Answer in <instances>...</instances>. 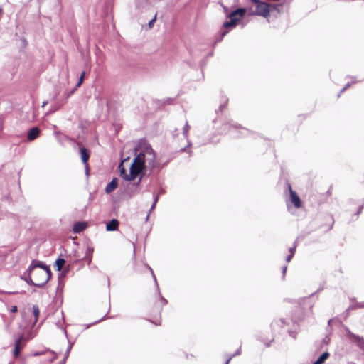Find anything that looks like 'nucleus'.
Instances as JSON below:
<instances>
[{
    "instance_id": "a19ab883",
    "label": "nucleus",
    "mask_w": 364,
    "mask_h": 364,
    "mask_svg": "<svg viewBox=\"0 0 364 364\" xmlns=\"http://www.w3.org/2000/svg\"><path fill=\"white\" fill-rule=\"evenodd\" d=\"M287 266H284L282 268V274H283V278L285 276V274H286V272H287Z\"/></svg>"
},
{
    "instance_id": "49530a36",
    "label": "nucleus",
    "mask_w": 364,
    "mask_h": 364,
    "mask_svg": "<svg viewBox=\"0 0 364 364\" xmlns=\"http://www.w3.org/2000/svg\"><path fill=\"white\" fill-rule=\"evenodd\" d=\"M231 359H232V357H229V358L227 359V360L225 361V364H229V363H230V360H231Z\"/></svg>"
},
{
    "instance_id": "680f3d73",
    "label": "nucleus",
    "mask_w": 364,
    "mask_h": 364,
    "mask_svg": "<svg viewBox=\"0 0 364 364\" xmlns=\"http://www.w3.org/2000/svg\"><path fill=\"white\" fill-rule=\"evenodd\" d=\"M65 362H63V361H62L61 363H60L59 364H65Z\"/></svg>"
},
{
    "instance_id": "6e6d98bb",
    "label": "nucleus",
    "mask_w": 364,
    "mask_h": 364,
    "mask_svg": "<svg viewBox=\"0 0 364 364\" xmlns=\"http://www.w3.org/2000/svg\"><path fill=\"white\" fill-rule=\"evenodd\" d=\"M23 42L24 45L27 44V42L26 41V39H24V38L23 39Z\"/></svg>"
},
{
    "instance_id": "7c9ffc66",
    "label": "nucleus",
    "mask_w": 364,
    "mask_h": 364,
    "mask_svg": "<svg viewBox=\"0 0 364 364\" xmlns=\"http://www.w3.org/2000/svg\"><path fill=\"white\" fill-rule=\"evenodd\" d=\"M296 242H295L293 247H290L289 248V252L291 255H292L293 256L294 255V253L296 252Z\"/></svg>"
},
{
    "instance_id": "393cba45",
    "label": "nucleus",
    "mask_w": 364,
    "mask_h": 364,
    "mask_svg": "<svg viewBox=\"0 0 364 364\" xmlns=\"http://www.w3.org/2000/svg\"><path fill=\"white\" fill-rule=\"evenodd\" d=\"M356 308H364V302H355V304L350 305L347 311L353 310Z\"/></svg>"
},
{
    "instance_id": "864d4df0",
    "label": "nucleus",
    "mask_w": 364,
    "mask_h": 364,
    "mask_svg": "<svg viewBox=\"0 0 364 364\" xmlns=\"http://www.w3.org/2000/svg\"><path fill=\"white\" fill-rule=\"evenodd\" d=\"M53 354L55 355L54 357L51 359V361L53 360L54 359H55L57 358V355L56 353H53Z\"/></svg>"
},
{
    "instance_id": "7ed1b4c3",
    "label": "nucleus",
    "mask_w": 364,
    "mask_h": 364,
    "mask_svg": "<svg viewBox=\"0 0 364 364\" xmlns=\"http://www.w3.org/2000/svg\"><path fill=\"white\" fill-rule=\"evenodd\" d=\"M222 6L228 19L223 24V28L227 30L223 32V35L224 36L229 30L235 28L238 25L246 14V9L240 7L230 11L228 6H223V4Z\"/></svg>"
},
{
    "instance_id": "473e14b6",
    "label": "nucleus",
    "mask_w": 364,
    "mask_h": 364,
    "mask_svg": "<svg viewBox=\"0 0 364 364\" xmlns=\"http://www.w3.org/2000/svg\"><path fill=\"white\" fill-rule=\"evenodd\" d=\"M200 53L201 57H203V55L211 56L213 54L212 52H210V51H208V52H204V51L200 52Z\"/></svg>"
},
{
    "instance_id": "39448f33",
    "label": "nucleus",
    "mask_w": 364,
    "mask_h": 364,
    "mask_svg": "<svg viewBox=\"0 0 364 364\" xmlns=\"http://www.w3.org/2000/svg\"><path fill=\"white\" fill-rule=\"evenodd\" d=\"M27 339L23 333H21L14 341V348L13 355L15 358H18L20 355L21 350L26 346Z\"/></svg>"
},
{
    "instance_id": "bb28decb",
    "label": "nucleus",
    "mask_w": 364,
    "mask_h": 364,
    "mask_svg": "<svg viewBox=\"0 0 364 364\" xmlns=\"http://www.w3.org/2000/svg\"><path fill=\"white\" fill-rule=\"evenodd\" d=\"M351 78L353 79L352 82H348L347 83L344 87H343V89L340 91L339 94L338 95V97H339L341 95V94L342 92H343L347 88H348L349 87H350L353 84L355 83L357 81L355 80V77H351Z\"/></svg>"
},
{
    "instance_id": "4c0bfd02",
    "label": "nucleus",
    "mask_w": 364,
    "mask_h": 364,
    "mask_svg": "<svg viewBox=\"0 0 364 364\" xmlns=\"http://www.w3.org/2000/svg\"><path fill=\"white\" fill-rule=\"evenodd\" d=\"M43 353H44V352H43V351H36L33 353V355L38 356V355H43Z\"/></svg>"
},
{
    "instance_id": "b1692460",
    "label": "nucleus",
    "mask_w": 364,
    "mask_h": 364,
    "mask_svg": "<svg viewBox=\"0 0 364 364\" xmlns=\"http://www.w3.org/2000/svg\"><path fill=\"white\" fill-rule=\"evenodd\" d=\"M146 267L151 272V274L152 275L153 279H154V283H155L156 287L157 292L159 293V284H158V282H157V280H156V276H155V274L154 273L153 269L148 264H146Z\"/></svg>"
},
{
    "instance_id": "6ab92c4d",
    "label": "nucleus",
    "mask_w": 364,
    "mask_h": 364,
    "mask_svg": "<svg viewBox=\"0 0 364 364\" xmlns=\"http://www.w3.org/2000/svg\"><path fill=\"white\" fill-rule=\"evenodd\" d=\"M65 264V260L63 258H58L55 261V267L57 271H61L64 264Z\"/></svg>"
},
{
    "instance_id": "4be33fe9",
    "label": "nucleus",
    "mask_w": 364,
    "mask_h": 364,
    "mask_svg": "<svg viewBox=\"0 0 364 364\" xmlns=\"http://www.w3.org/2000/svg\"><path fill=\"white\" fill-rule=\"evenodd\" d=\"M32 309H33V314L35 316V321H34V323H36L38 321V318L39 317V314H40V311H39V308L37 305H33V307H32Z\"/></svg>"
},
{
    "instance_id": "9b49d317",
    "label": "nucleus",
    "mask_w": 364,
    "mask_h": 364,
    "mask_svg": "<svg viewBox=\"0 0 364 364\" xmlns=\"http://www.w3.org/2000/svg\"><path fill=\"white\" fill-rule=\"evenodd\" d=\"M299 320H301V318L296 319V318H293L291 319V321L293 323V328L287 329L289 336H291L293 338H296V334L299 330V325H298V321Z\"/></svg>"
},
{
    "instance_id": "f257e3e1",
    "label": "nucleus",
    "mask_w": 364,
    "mask_h": 364,
    "mask_svg": "<svg viewBox=\"0 0 364 364\" xmlns=\"http://www.w3.org/2000/svg\"><path fill=\"white\" fill-rule=\"evenodd\" d=\"M136 156L130 166L129 174L125 176L124 180L134 181L138 176L143 173L146 169V163L151 171L155 169L160 170L167 163L161 164L156 160V154L151 145L144 139H141L134 148Z\"/></svg>"
},
{
    "instance_id": "5701e85b",
    "label": "nucleus",
    "mask_w": 364,
    "mask_h": 364,
    "mask_svg": "<svg viewBox=\"0 0 364 364\" xmlns=\"http://www.w3.org/2000/svg\"><path fill=\"white\" fill-rule=\"evenodd\" d=\"M93 248L92 247H88L85 252V258L87 259L88 263L90 264L92 261V252H93Z\"/></svg>"
},
{
    "instance_id": "79ce46f5",
    "label": "nucleus",
    "mask_w": 364,
    "mask_h": 364,
    "mask_svg": "<svg viewBox=\"0 0 364 364\" xmlns=\"http://www.w3.org/2000/svg\"><path fill=\"white\" fill-rule=\"evenodd\" d=\"M156 204H155V203H152V205H151V208H150V210H149V212H150V213H151V211H153V210L155 209V208H156Z\"/></svg>"
},
{
    "instance_id": "aec40b11",
    "label": "nucleus",
    "mask_w": 364,
    "mask_h": 364,
    "mask_svg": "<svg viewBox=\"0 0 364 364\" xmlns=\"http://www.w3.org/2000/svg\"><path fill=\"white\" fill-rule=\"evenodd\" d=\"M191 129L190 125L188 124V122L186 121L183 127V135L185 139H188V132Z\"/></svg>"
},
{
    "instance_id": "c85d7f7f",
    "label": "nucleus",
    "mask_w": 364,
    "mask_h": 364,
    "mask_svg": "<svg viewBox=\"0 0 364 364\" xmlns=\"http://www.w3.org/2000/svg\"><path fill=\"white\" fill-rule=\"evenodd\" d=\"M156 15L154 16L153 18H151L148 23L149 28H151L156 21Z\"/></svg>"
},
{
    "instance_id": "bf43d9fd",
    "label": "nucleus",
    "mask_w": 364,
    "mask_h": 364,
    "mask_svg": "<svg viewBox=\"0 0 364 364\" xmlns=\"http://www.w3.org/2000/svg\"><path fill=\"white\" fill-rule=\"evenodd\" d=\"M149 214H148V215H146V220H147L149 219Z\"/></svg>"
},
{
    "instance_id": "c03bdc74",
    "label": "nucleus",
    "mask_w": 364,
    "mask_h": 364,
    "mask_svg": "<svg viewBox=\"0 0 364 364\" xmlns=\"http://www.w3.org/2000/svg\"><path fill=\"white\" fill-rule=\"evenodd\" d=\"M363 205H360V206L359 207L358 210V212H357V215H358L361 213V211H362V210H363Z\"/></svg>"
},
{
    "instance_id": "ea45409f",
    "label": "nucleus",
    "mask_w": 364,
    "mask_h": 364,
    "mask_svg": "<svg viewBox=\"0 0 364 364\" xmlns=\"http://www.w3.org/2000/svg\"><path fill=\"white\" fill-rule=\"evenodd\" d=\"M292 257H293V255H291V254H289V255L286 257V261H287V262H290V261L291 260Z\"/></svg>"
},
{
    "instance_id": "09e8293b",
    "label": "nucleus",
    "mask_w": 364,
    "mask_h": 364,
    "mask_svg": "<svg viewBox=\"0 0 364 364\" xmlns=\"http://www.w3.org/2000/svg\"><path fill=\"white\" fill-rule=\"evenodd\" d=\"M106 318H107V317H106V316H103L102 318H100L99 321H97L95 322V323H98V322H100V321H103V320H104V319H105Z\"/></svg>"
},
{
    "instance_id": "dca6fc26",
    "label": "nucleus",
    "mask_w": 364,
    "mask_h": 364,
    "mask_svg": "<svg viewBox=\"0 0 364 364\" xmlns=\"http://www.w3.org/2000/svg\"><path fill=\"white\" fill-rule=\"evenodd\" d=\"M80 151L82 161L83 164L87 166V161L90 158V151L85 147L80 148Z\"/></svg>"
},
{
    "instance_id": "423d86ee",
    "label": "nucleus",
    "mask_w": 364,
    "mask_h": 364,
    "mask_svg": "<svg viewBox=\"0 0 364 364\" xmlns=\"http://www.w3.org/2000/svg\"><path fill=\"white\" fill-rule=\"evenodd\" d=\"M256 6L255 14L262 17H268L272 9L269 4L259 0V2L254 3Z\"/></svg>"
},
{
    "instance_id": "69168bd1",
    "label": "nucleus",
    "mask_w": 364,
    "mask_h": 364,
    "mask_svg": "<svg viewBox=\"0 0 364 364\" xmlns=\"http://www.w3.org/2000/svg\"><path fill=\"white\" fill-rule=\"evenodd\" d=\"M86 173H87V174L88 173V170H87V168H86Z\"/></svg>"
},
{
    "instance_id": "6e6552de",
    "label": "nucleus",
    "mask_w": 364,
    "mask_h": 364,
    "mask_svg": "<svg viewBox=\"0 0 364 364\" xmlns=\"http://www.w3.org/2000/svg\"><path fill=\"white\" fill-rule=\"evenodd\" d=\"M347 338L351 341L357 343V346L364 351V338L358 335L352 333L347 326H344Z\"/></svg>"
},
{
    "instance_id": "2eb2a0df",
    "label": "nucleus",
    "mask_w": 364,
    "mask_h": 364,
    "mask_svg": "<svg viewBox=\"0 0 364 364\" xmlns=\"http://www.w3.org/2000/svg\"><path fill=\"white\" fill-rule=\"evenodd\" d=\"M21 279L26 281L27 284L34 286V281L31 273H29L28 268L26 271L21 276Z\"/></svg>"
},
{
    "instance_id": "72a5a7b5",
    "label": "nucleus",
    "mask_w": 364,
    "mask_h": 364,
    "mask_svg": "<svg viewBox=\"0 0 364 364\" xmlns=\"http://www.w3.org/2000/svg\"><path fill=\"white\" fill-rule=\"evenodd\" d=\"M159 194H154V197H153L154 201H153V203L156 204L158 200H159Z\"/></svg>"
},
{
    "instance_id": "f704fd0d",
    "label": "nucleus",
    "mask_w": 364,
    "mask_h": 364,
    "mask_svg": "<svg viewBox=\"0 0 364 364\" xmlns=\"http://www.w3.org/2000/svg\"><path fill=\"white\" fill-rule=\"evenodd\" d=\"M240 353H241V349H240V348H239V349H237V350L235 352V353H234V354H232L230 357H232V358H234V357H235V356H236V355H240Z\"/></svg>"
},
{
    "instance_id": "5fc2aeb1",
    "label": "nucleus",
    "mask_w": 364,
    "mask_h": 364,
    "mask_svg": "<svg viewBox=\"0 0 364 364\" xmlns=\"http://www.w3.org/2000/svg\"><path fill=\"white\" fill-rule=\"evenodd\" d=\"M252 3L259 2V0H250Z\"/></svg>"
},
{
    "instance_id": "3c124183",
    "label": "nucleus",
    "mask_w": 364,
    "mask_h": 364,
    "mask_svg": "<svg viewBox=\"0 0 364 364\" xmlns=\"http://www.w3.org/2000/svg\"><path fill=\"white\" fill-rule=\"evenodd\" d=\"M85 75V71H83V72L81 73L80 77H83V78H84Z\"/></svg>"
},
{
    "instance_id": "de8ad7c7",
    "label": "nucleus",
    "mask_w": 364,
    "mask_h": 364,
    "mask_svg": "<svg viewBox=\"0 0 364 364\" xmlns=\"http://www.w3.org/2000/svg\"><path fill=\"white\" fill-rule=\"evenodd\" d=\"M83 48H86V49H87V47H81V49H80V53H81L82 55H83V53H84V49H83Z\"/></svg>"
},
{
    "instance_id": "ddd939ff",
    "label": "nucleus",
    "mask_w": 364,
    "mask_h": 364,
    "mask_svg": "<svg viewBox=\"0 0 364 364\" xmlns=\"http://www.w3.org/2000/svg\"><path fill=\"white\" fill-rule=\"evenodd\" d=\"M118 186V181L117 178H114L105 187V191L109 194L117 188Z\"/></svg>"
},
{
    "instance_id": "e433bc0d",
    "label": "nucleus",
    "mask_w": 364,
    "mask_h": 364,
    "mask_svg": "<svg viewBox=\"0 0 364 364\" xmlns=\"http://www.w3.org/2000/svg\"><path fill=\"white\" fill-rule=\"evenodd\" d=\"M18 311V308L16 306H13L11 309H10V311L11 313H16Z\"/></svg>"
},
{
    "instance_id": "20e7f679",
    "label": "nucleus",
    "mask_w": 364,
    "mask_h": 364,
    "mask_svg": "<svg viewBox=\"0 0 364 364\" xmlns=\"http://www.w3.org/2000/svg\"><path fill=\"white\" fill-rule=\"evenodd\" d=\"M220 133L230 134L232 137H239L240 136H246L248 133V130L234 122L232 120H230L223 125Z\"/></svg>"
},
{
    "instance_id": "8fccbe9b",
    "label": "nucleus",
    "mask_w": 364,
    "mask_h": 364,
    "mask_svg": "<svg viewBox=\"0 0 364 364\" xmlns=\"http://www.w3.org/2000/svg\"><path fill=\"white\" fill-rule=\"evenodd\" d=\"M162 193H164V190L161 189L157 194H159V196L160 194H162Z\"/></svg>"
},
{
    "instance_id": "f8f14e48",
    "label": "nucleus",
    "mask_w": 364,
    "mask_h": 364,
    "mask_svg": "<svg viewBox=\"0 0 364 364\" xmlns=\"http://www.w3.org/2000/svg\"><path fill=\"white\" fill-rule=\"evenodd\" d=\"M289 323L286 321L284 318H279L277 320H274L271 323V328L273 331H276L277 327L281 326L282 328L285 327V326H288Z\"/></svg>"
},
{
    "instance_id": "e2e57ef3",
    "label": "nucleus",
    "mask_w": 364,
    "mask_h": 364,
    "mask_svg": "<svg viewBox=\"0 0 364 364\" xmlns=\"http://www.w3.org/2000/svg\"><path fill=\"white\" fill-rule=\"evenodd\" d=\"M191 53H193L194 52L193 50H190ZM195 52H197V50H196Z\"/></svg>"
},
{
    "instance_id": "f03ea898",
    "label": "nucleus",
    "mask_w": 364,
    "mask_h": 364,
    "mask_svg": "<svg viewBox=\"0 0 364 364\" xmlns=\"http://www.w3.org/2000/svg\"><path fill=\"white\" fill-rule=\"evenodd\" d=\"M28 272L32 274L34 286L43 287L50 279L52 273L48 266L43 262L33 260L28 266Z\"/></svg>"
},
{
    "instance_id": "603ef678",
    "label": "nucleus",
    "mask_w": 364,
    "mask_h": 364,
    "mask_svg": "<svg viewBox=\"0 0 364 364\" xmlns=\"http://www.w3.org/2000/svg\"><path fill=\"white\" fill-rule=\"evenodd\" d=\"M73 343L68 341V346L73 347Z\"/></svg>"
},
{
    "instance_id": "a211bd4d",
    "label": "nucleus",
    "mask_w": 364,
    "mask_h": 364,
    "mask_svg": "<svg viewBox=\"0 0 364 364\" xmlns=\"http://www.w3.org/2000/svg\"><path fill=\"white\" fill-rule=\"evenodd\" d=\"M329 357V353L326 351L323 353L319 358L314 361V364H323L325 360Z\"/></svg>"
},
{
    "instance_id": "a18cd8bd",
    "label": "nucleus",
    "mask_w": 364,
    "mask_h": 364,
    "mask_svg": "<svg viewBox=\"0 0 364 364\" xmlns=\"http://www.w3.org/2000/svg\"><path fill=\"white\" fill-rule=\"evenodd\" d=\"M142 176H141L139 181L136 182V186H139L141 181Z\"/></svg>"
},
{
    "instance_id": "052dcab7",
    "label": "nucleus",
    "mask_w": 364,
    "mask_h": 364,
    "mask_svg": "<svg viewBox=\"0 0 364 364\" xmlns=\"http://www.w3.org/2000/svg\"><path fill=\"white\" fill-rule=\"evenodd\" d=\"M6 294H15V292H6Z\"/></svg>"
},
{
    "instance_id": "c756f323",
    "label": "nucleus",
    "mask_w": 364,
    "mask_h": 364,
    "mask_svg": "<svg viewBox=\"0 0 364 364\" xmlns=\"http://www.w3.org/2000/svg\"><path fill=\"white\" fill-rule=\"evenodd\" d=\"M70 350H71V347L70 346H68L67 350H66V351L65 353V356H64L63 362H65V360L68 358Z\"/></svg>"
},
{
    "instance_id": "0eeeda50",
    "label": "nucleus",
    "mask_w": 364,
    "mask_h": 364,
    "mask_svg": "<svg viewBox=\"0 0 364 364\" xmlns=\"http://www.w3.org/2000/svg\"><path fill=\"white\" fill-rule=\"evenodd\" d=\"M287 188L289 191V199L287 200V205L289 207V203H291L294 205L295 208H299L301 206V200L296 193V191H293L291 188V186L290 183H287Z\"/></svg>"
},
{
    "instance_id": "4d7b16f0",
    "label": "nucleus",
    "mask_w": 364,
    "mask_h": 364,
    "mask_svg": "<svg viewBox=\"0 0 364 364\" xmlns=\"http://www.w3.org/2000/svg\"><path fill=\"white\" fill-rule=\"evenodd\" d=\"M331 321H332V319H330V320L328 321V325H331Z\"/></svg>"
},
{
    "instance_id": "9d476101",
    "label": "nucleus",
    "mask_w": 364,
    "mask_h": 364,
    "mask_svg": "<svg viewBox=\"0 0 364 364\" xmlns=\"http://www.w3.org/2000/svg\"><path fill=\"white\" fill-rule=\"evenodd\" d=\"M40 129L38 127H32L27 134V139L28 141H33L37 139L40 134Z\"/></svg>"
},
{
    "instance_id": "a878e982",
    "label": "nucleus",
    "mask_w": 364,
    "mask_h": 364,
    "mask_svg": "<svg viewBox=\"0 0 364 364\" xmlns=\"http://www.w3.org/2000/svg\"><path fill=\"white\" fill-rule=\"evenodd\" d=\"M84 80V78L82 77H80V79H79V81L77 83V85H75V88L71 90L67 95V98H68L72 94L74 93V92L82 85V82Z\"/></svg>"
},
{
    "instance_id": "f3484780",
    "label": "nucleus",
    "mask_w": 364,
    "mask_h": 364,
    "mask_svg": "<svg viewBox=\"0 0 364 364\" xmlns=\"http://www.w3.org/2000/svg\"><path fill=\"white\" fill-rule=\"evenodd\" d=\"M119 221L117 219H112L106 225L107 231H114L118 229Z\"/></svg>"
},
{
    "instance_id": "37998d69",
    "label": "nucleus",
    "mask_w": 364,
    "mask_h": 364,
    "mask_svg": "<svg viewBox=\"0 0 364 364\" xmlns=\"http://www.w3.org/2000/svg\"><path fill=\"white\" fill-rule=\"evenodd\" d=\"M187 141H188V144H187L186 146L188 148H190L192 146V142L188 139H187Z\"/></svg>"
},
{
    "instance_id": "58836bf2",
    "label": "nucleus",
    "mask_w": 364,
    "mask_h": 364,
    "mask_svg": "<svg viewBox=\"0 0 364 364\" xmlns=\"http://www.w3.org/2000/svg\"><path fill=\"white\" fill-rule=\"evenodd\" d=\"M59 328H60L61 329H63V333H64L65 336H66V338L68 339V333H67V331H66V329H65L64 327L60 326H59Z\"/></svg>"
},
{
    "instance_id": "0e129e2a",
    "label": "nucleus",
    "mask_w": 364,
    "mask_h": 364,
    "mask_svg": "<svg viewBox=\"0 0 364 364\" xmlns=\"http://www.w3.org/2000/svg\"><path fill=\"white\" fill-rule=\"evenodd\" d=\"M201 63H202V65H203V64H204V62H203V60H201Z\"/></svg>"
},
{
    "instance_id": "13d9d810",
    "label": "nucleus",
    "mask_w": 364,
    "mask_h": 364,
    "mask_svg": "<svg viewBox=\"0 0 364 364\" xmlns=\"http://www.w3.org/2000/svg\"><path fill=\"white\" fill-rule=\"evenodd\" d=\"M47 104V102H44L42 105V107H44Z\"/></svg>"
},
{
    "instance_id": "4468645a",
    "label": "nucleus",
    "mask_w": 364,
    "mask_h": 364,
    "mask_svg": "<svg viewBox=\"0 0 364 364\" xmlns=\"http://www.w3.org/2000/svg\"><path fill=\"white\" fill-rule=\"evenodd\" d=\"M87 227L85 222H76L73 227V231L74 233H80L82 232Z\"/></svg>"
},
{
    "instance_id": "cd10ccee",
    "label": "nucleus",
    "mask_w": 364,
    "mask_h": 364,
    "mask_svg": "<svg viewBox=\"0 0 364 364\" xmlns=\"http://www.w3.org/2000/svg\"><path fill=\"white\" fill-rule=\"evenodd\" d=\"M119 170L120 173V176L124 180L125 176H128L129 174H127L126 170L124 167L123 166V161L121 162L119 165Z\"/></svg>"
},
{
    "instance_id": "412c9836",
    "label": "nucleus",
    "mask_w": 364,
    "mask_h": 364,
    "mask_svg": "<svg viewBox=\"0 0 364 364\" xmlns=\"http://www.w3.org/2000/svg\"><path fill=\"white\" fill-rule=\"evenodd\" d=\"M228 102V98L227 97H223L221 99L220 105L219 106V111L222 112L227 106Z\"/></svg>"
},
{
    "instance_id": "2f4dec72",
    "label": "nucleus",
    "mask_w": 364,
    "mask_h": 364,
    "mask_svg": "<svg viewBox=\"0 0 364 364\" xmlns=\"http://www.w3.org/2000/svg\"><path fill=\"white\" fill-rule=\"evenodd\" d=\"M158 294L160 296L161 306H165L168 303L167 300L164 297H163L160 292Z\"/></svg>"
},
{
    "instance_id": "c9c22d12",
    "label": "nucleus",
    "mask_w": 364,
    "mask_h": 364,
    "mask_svg": "<svg viewBox=\"0 0 364 364\" xmlns=\"http://www.w3.org/2000/svg\"><path fill=\"white\" fill-rule=\"evenodd\" d=\"M181 151H187L190 155H191L192 151L188 149V148L186 146L185 147L181 149Z\"/></svg>"
},
{
    "instance_id": "1a4fd4ad",
    "label": "nucleus",
    "mask_w": 364,
    "mask_h": 364,
    "mask_svg": "<svg viewBox=\"0 0 364 364\" xmlns=\"http://www.w3.org/2000/svg\"><path fill=\"white\" fill-rule=\"evenodd\" d=\"M269 5L272 10H276L278 12H280L279 7L282 6L283 5L288 4L290 2L291 0H269Z\"/></svg>"
}]
</instances>
